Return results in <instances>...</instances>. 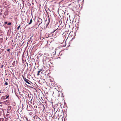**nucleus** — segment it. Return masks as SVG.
Masks as SVG:
<instances>
[{"label": "nucleus", "instance_id": "nucleus-8", "mask_svg": "<svg viewBox=\"0 0 121 121\" xmlns=\"http://www.w3.org/2000/svg\"><path fill=\"white\" fill-rule=\"evenodd\" d=\"M20 26H18V27H17V29L18 30L19 29V28H20Z\"/></svg>", "mask_w": 121, "mask_h": 121}, {"label": "nucleus", "instance_id": "nucleus-5", "mask_svg": "<svg viewBox=\"0 0 121 121\" xmlns=\"http://www.w3.org/2000/svg\"><path fill=\"white\" fill-rule=\"evenodd\" d=\"M40 72L39 71H38V72L37 73V75L38 76L39 75V73H40Z\"/></svg>", "mask_w": 121, "mask_h": 121}, {"label": "nucleus", "instance_id": "nucleus-15", "mask_svg": "<svg viewBox=\"0 0 121 121\" xmlns=\"http://www.w3.org/2000/svg\"><path fill=\"white\" fill-rule=\"evenodd\" d=\"M4 23L5 24H7V22H5Z\"/></svg>", "mask_w": 121, "mask_h": 121}, {"label": "nucleus", "instance_id": "nucleus-17", "mask_svg": "<svg viewBox=\"0 0 121 121\" xmlns=\"http://www.w3.org/2000/svg\"><path fill=\"white\" fill-rule=\"evenodd\" d=\"M58 112H60V110H59V111H58Z\"/></svg>", "mask_w": 121, "mask_h": 121}, {"label": "nucleus", "instance_id": "nucleus-13", "mask_svg": "<svg viewBox=\"0 0 121 121\" xmlns=\"http://www.w3.org/2000/svg\"><path fill=\"white\" fill-rule=\"evenodd\" d=\"M61 11V12H63L64 13V14H65V12H64L63 11V10H61V11Z\"/></svg>", "mask_w": 121, "mask_h": 121}, {"label": "nucleus", "instance_id": "nucleus-4", "mask_svg": "<svg viewBox=\"0 0 121 121\" xmlns=\"http://www.w3.org/2000/svg\"><path fill=\"white\" fill-rule=\"evenodd\" d=\"M6 96H2L1 98V99H5V98Z\"/></svg>", "mask_w": 121, "mask_h": 121}, {"label": "nucleus", "instance_id": "nucleus-12", "mask_svg": "<svg viewBox=\"0 0 121 121\" xmlns=\"http://www.w3.org/2000/svg\"><path fill=\"white\" fill-rule=\"evenodd\" d=\"M48 20H49V22L48 23V24H47V26H48V25L49 22H50V19H49H49H48Z\"/></svg>", "mask_w": 121, "mask_h": 121}, {"label": "nucleus", "instance_id": "nucleus-18", "mask_svg": "<svg viewBox=\"0 0 121 121\" xmlns=\"http://www.w3.org/2000/svg\"><path fill=\"white\" fill-rule=\"evenodd\" d=\"M1 31V30H0V31Z\"/></svg>", "mask_w": 121, "mask_h": 121}, {"label": "nucleus", "instance_id": "nucleus-1", "mask_svg": "<svg viewBox=\"0 0 121 121\" xmlns=\"http://www.w3.org/2000/svg\"><path fill=\"white\" fill-rule=\"evenodd\" d=\"M42 22V19L40 18H39L37 19V24H39V26L40 25Z\"/></svg>", "mask_w": 121, "mask_h": 121}, {"label": "nucleus", "instance_id": "nucleus-19", "mask_svg": "<svg viewBox=\"0 0 121 121\" xmlns=\"http://www.w3.org/2000/svg\"><path fill=\"white\" fill-rule=\"evenodd\" d=\"M58 112V110L56 112Z\"/></svg>", "mask_w": 121, "mask_h": 121}, {"label": "nucleus", "instance_id": "nucleus-10", "mask_svg": "<svg viewBox=\"0 0 121 121\" xmlns=\"http://www.w3.org/2000/svg\"><path fill=\"white\" fill-rule=\"evenodd\" d=\"M11 23L10 22H9L8 24L7 25H11Z\"/></svg>", "mask_w": 121, "mask_h": 121}, {"label": "nucleus", "instance_id": "nucleus-11", "mask_svg": "<svg viewBox=\"0 0 121 121\" xmlns=\"http://www.w3.org/2000/svg\"><path fill=\"white\" fill-rule=\"evenodd\" d=\"M10 50L9 49H7L6 50V51H8V52H9L10 51Z\"/></svg>", "mask_w": 121, "mask_h": 121}, {"label": "nucleus", "instance_id": "nucleus-7", "mask_svg": "<svg viewBox=\"0 0 121 121\" xmlns=\"http://www.w3.org/2000/svg\"><path fill=\"white\" fill-rule=\"evenodd\" d=\"M4 84L6 85H8V83L6 82H5Z\"/></svg>", "mask_w": 121, "mask_h": 121}, {"label": "nucleus", "instance_id": "nucleus-16", "mask_svg": "<svg viewBox=\"0 0 121 121\" xmlns=\"http://www.w3.org/2000/svg\"><path fill=\"white\" fill-rule=\"evenodd\" d=\"M0 104H1V102H0Z\"/></svg>", "mask_w": 121, "mask_h": 121}, {"label": "nucleus", "instance_id": "nucleus-9", "mask_svg": "<svg viewBox=\"0 0 121 121\" xmlns=\"http://www.w3.org/2000/svg\"><path fill=\"white\" fill-rule=\"evenodd\" d=\"M9 95H8L7 96H6V98H5V99H6L8 98L9 97Z\"/></svg>", "mask_w": 121, "mask_h": 121}, {"label": "nucleus", "instance_id": "nucleus-2", "mask_svg": "<svg viewBox=\"0 0 121 121\" xmlns=\"http://www.w3.org/2000/svg\"><path fill=\"white\" fill-rule=\"evenodd\" d=\"M23 78L24 80L26 82V83H27L28 84H30V83L28 82V81H29V80L28 79H27L26 78H24V77L23 76Z\"/></svg>", "mask_w": 121, "mask_h": 121}, {"label": "nucleus", "instance_id": "nucleus-14", "mask_svg": "<svg viewBox=\"0 0 121 121\" xmlns=\"http://www.w3.org/2000/svg\"><path fill=\"white\" fill-rule=\"evenodd\" d=\"M3 65H1V68H3Z\"/></svg>", "mask_w": 121, "mask_h": 121}, {"label": "nucleus", "instance_id": "nucleus-3", "mask_svg": "<svg viewBox=\"0 0 121 121\" xmlns=\"http://www.w3.org/2000/svg\"><path fill=\"white\" fill-rule=\"evenodd\" d=\"M32 22V18L30 20V22L29 23V24H31Z\"/></svg>", "mask_w": 121, "mask_h": 121}, {"label": "nucleus", "instance_id": "nucleus-6", "mask_svg": "<svg viewBox=\"0 0 121 121\" xmlns=\"http://www.w3.org/2000/svg\"><path fill=\"white\" fill-rule=\"evenodd\" d=\"M39 69V71L40 72H41V71H43V69L42 68L41 69Z\"/></svg>", "mask_w": 121, "mask_h": 121}]
</instances>
